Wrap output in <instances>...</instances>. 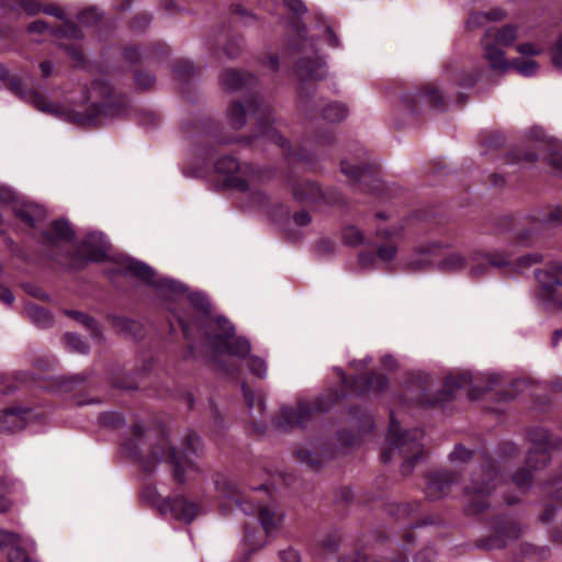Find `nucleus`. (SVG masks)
I'll use <instances>...</instances> for the list:
<instances>
[{
	"label": "nucleus",
	"instance_id": "nucleus-1",
	"mask_svg": "<svg viewBox=\"0 0 562 562\" xmlns=\"http://www.w3.org/2000/svg\"><path fill=\"white\" fill-rule=\"evenodd\" d=\"M31 86L32 78L30 76L13 77L10 81V90L22 100L32 103L44 113L76 125H102L125 113L123 108L109 101L112 90L109 83L102 80L93 81L91 88L82 98V103L75 104L72 108L52 103L44 95L34 91Z\"/></svg>",
	"mask_w": 562,
	"mask_h": 562
},
{
	"label": "nucleus",
	"instance_id": "nucleus-2",
	"mask_svg": "<svg viewBox=\"0 0 562 562\" xmlns=\"http://www.w3.org/2000/svg\"><path fill=\"white\" fill-rule=\"evenodd\" d=\"M189 301L196 315L190 318L177 316L186 338L193 337L195 331L200 333L216 356L229 353L237 358H245L250 352V344L247 339L238 337L232 340L235 328L225 317H211V305L203 294L192 293L189 295Z\"/></svg>",
	"mask_w": 562,
	"mask_h": 562
},
{
	"label": "nucleus",
	"instance_id": "nucleus-3",
	"mask_svg": "<svg viewBox=\"0 0 562 562\" xmlns=\"http://www.w3.org/2000/svg\"><path fill=\"white\" fill-rule=\"evenodd\" d=\"M440 245L431 244L417 250L406 262L411 271H423L436 267L443 272H459L469 269L472 278H480L491 268H502L512 263V254L474 251L468 258L460 252L451 251L445 256L439 255Z\"/></svg>",
	"mask_w": 562,
	"mask_h": 562
},
{
	"label": "nucleus",
	"instance_id": "nucleus-4",
	"mask_svg": "<svg viewBox=\"0 0 562 562\" xmlns=\"http://www.w3.org/2000/svg\"><path fill=\"white\" fill-rule=\"evenodd\" d=\"M291 32L294 41L289 43V48L301 56L295 64V77L299 81V106L302 111L310 110V98L314 89L308 85L322 80L327 75L326 63L316 54L315 42L313 37L306 36V27L300 23L291 24Z\"/></svg>",
	"mask_w": 562,
	"mask_h": 562
},
{
	"label": "nucleus",
	"instance_id": "nucleus-5",
	"mask_svg": "<svg viewBox=\"0 0 562 562\" xmlns=\"http://www.w3.org/2000/svg\"><path fill=\"white\" fill-rule=\"evenodd\" d=\"M199 445V437L194 432L186 435V449L182 454L167 438H162L158 445L154 446L150 456L142 461V468L145 472L150 473L156 465L165 459L173 468L175 479L183 484L198 472V467L189 459L188 453H195Z\"/></svg>",
	"mask_w": 562,
	"mask_h": 562
},
{
	"label": "nucleus",
	"instance_id": "nucleus-6",
	"mask_svg": "<svg viewBox=\"0 0 562 562\" xmlns=\"http://www.w3.org/2000/svg\"><path fill=\"white\" fill-rule=\"evenodd\" d=\"M423 436L424 432L419 429L403 432L400 424L392 418L387 432L390 449L381 456L382 461L386 463L395 453H398L404 459L401 471L404 475H408L412 473L415 462L422 457L423 445L420 440Z\"/></svg>",
	"mask_w": 562,
	"mask_h": 562
},
{
	"label": "nucleus",
	"instance_id": "nucleus-7",
	"mask_svg": "<svg viewBox=\"0 0 562 562\" xmlns=\"http://www.w3.org/2000/svg\"><path fill=\"white\" fill-rule=\"evenodd\" d=\"M518 26L506 24L502 27H488L482 37L484 58L493 70L507 71L510 67L505 57L504 47L512 46L517 38Z\"/></svg>",
	"mask_w": 562,
	"mask_h": 562
},
{
	"label": "nucleus",
	"instance_id": "nucleus-8",
	"mask_svg": "<svg viewBox=\"0 0 562 562\" xmlns=\"http://www.w3.org/2000/svg\"><path fill=\"white\" fill-rule=\"evenodd\" d=\"M215 487L222 496L233 499L237 507H240L246 515H252L258 512L260 525L267 535H270L279 527L282 520V515L278 514L270 506L254 504L243 505L240 499L237 497L240 493L239 487L232 479L218 475L215 480Z\"/></svg>",
	"mask_w": 562,
	"mask_h": 562
},
{
	"label": "nucleus",
	"instance_id": "nucleus-9",
	"mask_svg": "<svg viewBox=\"0 0 562 562\" xmlns=\"http://www.w3.org/2000/svg\"><path fill=\"white\" fill-rule=\"evenodd\" d=\"M498 473L494 464L487 462L472 473L471 485L465 487V494L469 497L465 506L468 514L474 515L483 512L488 506L487 496L496 487Z\"/></svg>",
	"mask_w": 562,
	"mask_h": 562
},
{
	"label": "nucleus",
	"instance_id": "nucleus-10",
	"mask_svg": "<svg viewBox=\"0 0 562 562\" xmlns=\"http://www.w3.org/2000/svg\"><path fill=\"white\" fill-rule=\"evenodd\" d=\"M120 271L125 274L135 276L146 284L155 288L161 293L182 294L187 286L173 279L156 278V273L147 263L130 257L120 259Z\"/></svg>",
	"mask_w": 562,
	"mask_h": 562
},
{
	"label": "nucleus",
	"instance_id": "nucleus-11",
	"mask_svg": "<svg viewBox=\"0 0 562 562\" xmlns=\"http://www.w3.org/2000/svg\"><path fill=\"white\" fill-rule=\"evenodd\" d=\"M472 382V375L470 373H461L457 375H448L445 381V390L437 395L431 394V383L426 382V386H416V390H412L411 400L415 401L424 407L432 406L438 403L448 401L452 397L453 393L458 389L467 387Z\"/></svg>",
	"mask_w": 562,
	"mask_h": 562
},
{
	"label": "nucleus",
	"instance_id": "nucleus-12",
	"mask_svg": "<svg viewBox=\"0 0 562 562\" xmlns=\"http://www.w3.org/2000/svg\"><path fill=\"white\" fill-rule=\"evenodd\" d=\"M333 402V400L328 402L324 398H318L314 404L299 402L296 408L282 407L276 420V427L280 430H288L294 426L303 427L314 413H325L329 411Z\"/></svg>",
	"mask_w": 562,
	"mask_h": 562
},
{
	"label": "nucleus",
	"instance_id": "nucleus-13",
	"mask_svg": "<svg viewBox=\"0 0 562 562\" xmlns=\"http://www.w3.org/2000/svg\"><path fill=\"white\" fill-rule=\"evenodd\" d=\"M215 170L217 173L223 175L228 187L239 191H248L256 178V172L250 166H240L231 156L220 158L215 162Z\"/></svg>",
	"mask_w": 562,
	"mask_h": 562
},
{
	"label": "nucleus",
	"instance_id": "nucleus-14",
	"mask_svg": "<svg viewBox=\"0 0 562 562\" xmlns=\"http://www.w3.org/2000/svg\"><path fill=\"white\" fill-rule=\"evenodd\" d=\"M247 108L252 112L257 121L258 132L254 135L255 138H266L284 149L288 153V143L273 127L274 122L270 105L266 104L261 98L254 97L247 102Z\"/></svg>",
	"mask_w": 562,
	"mask_h": 562
},
{
	"label": "nucleus",
	"instance_id": "nucleus-15",
	"mask_svg": "<svg viewBox=\"0 0 562 562\" xmlns=\"http://www.w3.org/2000/svg\"><path fill=\"white\" fill-rule=\"evenodd\" d=\"M0 203L9 205L15 216L30 227H35L46 216V212L41 205L24 201L9 187H0Z\"/></svg>",
	"mask_w": 562,
	"mask_h": 562
},
{
	"label": "nucleus",
	"instance_id": "nucleus-16",
	"mask_svg": "<svg viewBox=\"0 0 562 562\" xmlns=\"http://www.w3.org/2000/svg\"><path fill=\"white\" fill-rule=\"evenodd\" d=\"M528 438L531 448L527 454V464L529 468L540 469L550 460V451L560 446L559 440H552L548 431L540 427L531 428L528 431Z\"/></svg>",
	"mask_w": 562,
	"mask_h": 562
},
{
	"label": "nucleus",
	"instance_id": "nucleus-17",
	"mask_svg": "<svg viewBox=\"0 0 562 562\" xmlns=\"http://www.w3.org/2000/svg\"><path fill=\"white\" fill-rule=\"evenodd\" d=\"M536 278L540 285L537 299L543 304L562 307V266H557L549 271L538 270Z\"/></svg>",
	"mask_w": 562,
	"mask_h": 562
},
{
	"label": "nucleus",
	"instance_id": "nucleus-18",
	"mask_svg": "<svg viewBox=\"0 0 562 562\" xmlns=\"http://www.w3.org/2000/svg\"><path fill=\"white\" fill-rule=\"evenodd\" d=\"M7 548L11 549L8 554L9 562H33L30 558V553L35 548L34 541L1 529L0 550Z\"/></svg>",
	"mask_w": 562,
	"mask_h": 562
},
{
	"label": "nucleus",
	"instance_id": "nucleus-19",
	"mask_svg": "<svg viewBox=\"0 0 562 562\" xmlns=\"http://www.w3.org/2000/svg\"><path fill=\"white\" fill-rule=\"evenodd\" d=\"M293 196L302 203L313 205L335 204L339 201L338 195L334 191H323L317 183L312 181H303L293 186Z\"/></svg>",
	"mask_w": 562,
	"mask_h": 562
},
{
	"label": "nucleus",
	"instance_id": "nucleus-20",
	"mask_svg": "<svg viewBox=\"0 0 562 562\" xmlns=\"http://www.w3.org/2000/svg\"><path fill=\"white\" fill-rule=\"evenodd\" d=\"M157 506L162 515L170 514L172 518L187 524L191 522L198 513V506L182 496L165 499Z\"/></svg>",
	"mask_w": 562,
	"mask_h": 562
},
{
	"label": "nucleus",
	"instance_id": "nucleus-21",
	"mask_svg": "<svg viewBox=\"0 0 562 562\" xmlns=\"http://www.w3.org/2000/svg\"><path fill=\"white\" fill-rule=\"evenodd\" d=\"M457 483V477L446 471L430 473L426 477V495L430 499H439L447 496L452 486Z\"/></svg>",
	"mask_w": 562,
	"mask_h": 562
},
{
	"label": "nucleus",
	"instance_id": "nucleus-22",
	"mask_svg": "<svg viewBox=\"0 0 562 562\" xmlns=\"http://www.w3.org/2000/svg\"><path fill=\"white\" fill-rule=\"evenodd\" d=\"M109 243L102 233L93 232L86 236L80 254L87 261H103L108 258Z\"/></svg>",
	"mask_w": 562,
	"mask_h": 562
},
{
	"label": "nucleus",
	"instance_id": "nucleus-23",
	"mask_svg": "<svg viewBox=\"0 0 562 562\" xmlns=\"http://www.w3.org/2000/svg\"><path fill=\"white\" fill-rule=\"evenodd\" d=\"M402 102L408 112L415 113L418 110L417 104L420 102L427 103L436 109L440 108L442 105V98L436 89L427 86L422 90H416L414 92L407 91L403 93Z\"/></svg>",
	"mask_w": 562,
	"mask_h": 562
},
{
	"label": "nucleus",
	"instance_id": "nucleus-24",
	"mask_svg": "<svg viewBox=\"0 0 562 562\" xmlns=\"http://www.w3.org/2000/svg\"><path fill=\"white\" fill-rule=\"evenodd\" d=\"M32 412L29 409L10 408L0 413V434H11L23 429Z\"/></svg>",
	"mask_w": 562,
	"mask_h": 562
},
{
	"label": "nucleus",
	"instance_id": "nucleus-25",
	"mask_svg": "<svg viewBox=\"0 0 562 562\" xmlns=\"http://www.w3.org/2000/svg\"><path fill=\"white\" fill-rule=\"evenodd\" d=\"M386 379L376 373L369 376H362L360 373L352 378L350 390L356 394H364L369 392H381L386 386Z\"/></svg>",
	"mask_w": 562,
	"mask_h": 562
},
{
	"label": "nucleus",
	"instance_id": "nucleus-26",
	"mask_svg": "<svg viewBox=\"0 0 562 562\" xmlns=\"http://www.w3.org/2000/svg\"><path fill=\"white\" fill-rule=\"evenodd\" d=\"M366 157L367 151L361 147L358 148L357 162H351L348 159L341 160L340 167L342 173L358 181H367L369 179H372L370 171L367 169L364 165Z\"/></svg>",
	"mask_w": 562,
	"mask_h": 562
},
{
	"label": "nucleus",
	"instance_id": "nucleus-27",
	"mask_svg": "<svg viewBox=\"0 0 562 562\" xmlns=\"http://www.w3.org/2000/svg\"><path fill=\"white\" fill-rule=\"evenodd\" d=\"M74 231L67 221H54L50 229L45 232L44 237L49 245H58L60 243L69 241L74 237Z\"/></svg>",
	"mask_w": 562,
	"mask_h": 562
},
{
	"label": "nucleus",
	"instance_id": "nucleus-28",
	"mask_svg": "<svg viewBox=\"0 0 562 562\" xmlns=\"http://www.w3.org/2000/svg\"><path fill=\"white\" fill-rule=\"evenodd\" d=\"M255 80L249 74H244L235 69H226L221 75V82L228 91H237L247 87Z\"/></svg>",
	"mask_w": 562,
	"mask_h": 562
},
{
	"label": "nucleus",
	"instance_id": "nucleus-29",
	"mask_svg": "<svg viewBox=\"0 0 562 562\" xmlns=\"http://www.w3.org/2000/svg\"><path fill=\"white\" fill-rule=\"evenodd\" d=\"M348 108L340 102H330L322 111V117L328 123H339L348 116Z\"/></svg>",
	"mask_w": 562,
	"mask_h": 562
},
{
	"label": "nucleus",
	"instance_id": "nucleus-30",
	"mask_svg": "<svg viewBox=\"0 0 562 562\" xmlns=\"http://www.w3.org/2000/svg\"><path fill=\"white\" fill-rule=\"evenodd\" d=\"M25 313L27 317L38 327H47L52 324V315L43 307L33 303L25 304Z\"/></svg>",
	"mask_w": 562,
	"mask_h": 562
},
{
	"label": "nucleus",
	"instance_id": "nucleus-31",
	"mask_svg": "<svg viewBox=\"0 0 562 562\" xmlns=\"http://www.w3.org/2000/svg\"><path fill=\"white\" fill-rule=\"evenodd\" d=\"M65 314L86 327L90 331L92 338L101 340L102 336L94 318L78 311L67 310L65 311Z\"/></svg>",
	"mask_w": 562,
	"mask_h": 562
},
{
	"label": "nucleus",
	"instance_id": "nucleus-32",
	"mask_svg": "<svg viewBox=\"0 0 562 562\" xmlns=\"http://www.w3.org/2000/svg\"><path fill=\"white\" fill-rule=\"evenodd\" d=\"M229 123L233 128L239 130L246 124V109L240 102H233L228 111Z\"/></svg>",
	"mask_w": 562,
	"mask_h": 562
},
{
	"label": "nucleus",
	"instance_id": "nucleus-33",
	"mask_svg": "<svg viewBox=\"0 0 562 562\" xmlns=\"http://www.w3.org/2000/svg\"><path fill=\"white\" fill-rule=\"evenodd\" d=\"M420 509V503L415 502L413 504L405 503L398 504L395 506V509L392 510V514L396 516L398 520H408L413 519L417 516Z\"/></svg>",
	"mask_w": 562,
	"mask_h": 562
},
{
	"label": "nucleus",
	"instance_id": "nucleus-34",
	"mask_svg": "<svg viewBox=\"0 0 562 562\" xmlns=\"http://www.w3.org/2000/svg\"><path fill=\"white\" fill-rule=\"evenodd\" d=\"M22 7L26 11L27 14H36L40 11H43L44 13H46L48 15H54V16L60 19V20H65L64 12L58 7L53 5V4L44 7V8H41L35 2L24 1L22 3Z\"/></svg>",
	"mask_w": 562,
	"mask_h": 562
},
{
	"label": "nucleus",
	"instance_id": "nucleus-35",
	"mask_svg": "<svg viewBox=\"0 0 562 562\" xmlns=\"http://www.w3.org/2000/svg\"><path fill=\"white\" fill-rule=\"evenodd\" d=\"M510 68H514L518 74L525 77H531L533 76L538 70V64L532 59L527 60H520V59H514L513 61H509Z\"/></svg>",
	"mask_w": 562,
	"mask_h": 562
},
{
	"label": "nucleus",
	"instance_id": "nucleus-36",
	"mask_svg": "<svg viewBox=\"0 0 562 562\" xmlns=\"http://www.w3.org/2000/svg\"><path fill=\"white\" fill-rule=\"evenodd\" d=\"M64 339L67 348L72 352L85 355L89 351L88 345L76 334L66 333Z\"/></svg>",
	"mask_w": 562,
	"mask_h": 562
},
{
	"label": "nucleus",
	"instance_id": "nucleus-37",
	"mask_svg": "<svg viewBox=\"0 0 562 562\" xmlns=\"http://www.w3.org/2000/svg\"><path fill=\"white\" fill-rule=\"evenodd\" d=\"M341 236H342L344 243L346 245H349V246H352V247L359 246L363 241V235L360 232V229L357 228L356 226H347V227H345L342 229Z\"/></svg>",
	"mask_w": 562,
	"mask_h": 562
},
{
	"label": "nucleus",
	"instance_id": "nucleus-38",
	"mask_svg": "<svg viewBox=\"0 0 562 562\" xmlns=\"http://www.w3.org/2000/svg\"><path fill=\"white\" fill-rule=\"evenodd\" d=\"M55 35L64 38L78 40L81 38L82 33L72 22L66 21L61 27L55 31Z\"/></svg>",
	"mask_w": 562,
	"mask_h": 562
},
{
	"label": "nucleus",
	"instance_id": "nucleus-39",
	"mask_svg": "<svg viewBox=\"0 0 562 562\" xmlns=\"http://www.w3.org/2000/svg\"><path fill=\"white\" fill-rule=\"evenodd\" d=\"M512 482L521 492L526 491L531 485V474L529 470H521L512 476Z\"/></svg>",
	"mask_w": 562,
	"mask_h": 562
},
{
	"label": "nucleus",
	"instance_id": "nucleus-40",
	"mask_svg": "<svg viewBox=\"0 0 562 562\" xmlns=\"http://www.w3.org/2000/svg\"><path fill=\"white\" fill-rule=\"evenodd\" d=\"M248 368L252 374L257 375L260 379H263L267 375L266 361L259 357H250L248 360Z\"/></svg>",
	"mask_w": 562,
	"mask_h": 562
},
{
	"label": "nucleus",
	"instance_id": "nucleus-41",
	"mask_svg": "<svg viewBox=\"0 0 562 562\" xmlns=\"http://www.w3.org/2000/svg\"><path fill=\"white\" fill-rule=\"evenodd\" d=\"M296 456L302 463H305L307 467L313 469H318L322 465V459L311 451L299 450Z\"/></svg>",
	"mask_w": 562,
	"mask_h": 562
},
{
	"label": "nucleus",
	"instance_id": "nucleus-42",
	"mask_svg": "<svg viewBox=\"0 0 562 562\" xmlns=\"http://www.w3.org/2000/svg\"><path fill=\"white\" fill-rule=\"evenodd\" d=\"M488 16L490 15L486 14L485 12L471 13L467 21V27L469 30H476L483 27L488 23Z\"/></svg>",
	"mask_w": 562,
	"mask_h": 562
},
{
	"label": "nucleus",
	"instance_id": "nucleus-43",
	"mask_svg": "<svg viewBox=\"0 0 562 562\" xmlns=\"http://www.w3.org/2000/svg\"><path fill=\"white\" fill-rule=\"evenodd\" d=\"M319 20L322 22V25L317 27V35H324L331 47H339L340 42L337 34L333 31V29L329 25L323 22L322 18H319Z\"/></svg>",
	"mask_w": 562,
	"mask_h": 562
},
{
	"label": "nucleus",
	"instance_id": "nucleus-44",
	"mask_svg": "<svg viewBox=\"0 0 562 562\" xmlns=\"http://www.w3.org/2000/svg\"><path fill=\"white\" fill-rule=\"evenodd\" d=\"M397 254V248L394 245H382L378 248L376 257L383 262L392 261Z\"/></svg>",
	"mask_w": 562,
	"mask_h": 562
},
{
	"label": "nucleus",
	"instance_id": "nucleus-45",
	"mask_svg": "<svg viewBox=\"0 0 562 562\" xmlns=\"http://www.w3.org/2000/svg\"><path fill=\"white\" fill-rule=\"evenodd\" d=\"M471 457L472 452L462 445H457L453 451L449 454V458L452 462H464L470 460Z\"/></svg>",
	"mask_w": 562,
	"mask_h": 562
},
{
	"label": "nucleus",
	"instance_id": "nucleus-46",
	"mask_svg": "<svg viewBox=\"0 0 562 562\" xmlns=\"http://www.w3.org/2000/svg\"><path fill=\"white\" fill-rule=\"evenodd\" d=\"M551 60L555 68L562 69V34L558 37L552 48Z\"/></svg>",
	"mask_w": 562,
	"mask_h": 562
},
{
	"label": "nucleus",
	"instance_id": "nucleus-47",
	"mask_svg": "<svg viewBox=\"0 0 562 562\" xmlns=\"http://www.w3.org/2000/svg\"><path fill=\"white\" fill-rule=\"evenodd\" d=\"M284 4L296 18L306 12V7L302 0H284Z\"/></svg>",
	"mask_w": 562,
	"mask_h": 562
},
{
	"label": "nucleus",
	"instance_id": "nucleus-48",
	"mask_svg": "<svg viewBox=\"0 0 562 562\" xmlns=\"http://www.w3.org/2000/svg\"><path fill=\"white\" fill-rule=\"evenodd\" d=\"M136 83L144 89L151 87L155 82V77L148 72L139 71L135 76Z\"/></svg>",
	"mask_w": 562,
	"mask_h": 562
},
{
	"label": "nucleus",
	"instance_id": "nucleus-49",
	"mask_svg": "<svg viewBox=\"0 0 562 562\" xmlns=\"http://www.w3.org/2000/svg\"><path fill=\"white\" fill-rule=\"evenodd\" d=\"M83 380L85 379L81 375L63 378L60 381L59 389L65 392L71 391L74 389L75 384L82 383Z\"/></svg>",
	"mask_w": 562,
	"mask_h": 562
},
{
	"label": "nucleus",
	"instance_id": "nucleus-50",
	"mask_svg": "<svg viewBox=\"0 0 562 562\" xmlns=\"http://www.w3.org/2000/svg\"><path fill=\"white\" fill-rule=\"evenodd\" d=\"M99 19V14L95 9H88L80 13L79 21L85 24H92L97 22Z\"/></svg>",
	"mask_w": 562,
	"mask_h": 562
},
{
	"label": "nucleus",
	"instance_id": "nucleus-51",
	"mask_svg": "<svg viewBox=\"0 0 562 562\" xmlns=\"http://www.w3.org/2000/svg\"><path fill=\"white\" fill-rule=\"evenodd\" d=\"M376 235L381 238H393L400 237L402 235L401 227H390V228H376Z\"/></svg>",
	"mask_w": 562,
	"mask_h": 562
},
{
	"label": "nucleus",
	"instance_id": "nucleus-52",
	"mask_svg": "<svg viewBox=\"0 0 562 562\" xmlns=\"http://www.w3.org/2000/svg\"><path fill=\"white\" fill-rule=\"evenodd\" d=\"M283 562H300V555L294 549H286L280 552Z\"/></svg>",
	"mask_w": 562,
	"mask_h": 562
},
{
	"label": "nucleus",
	"instance_id": "nucleus-53",
	"mask_svg": "<svg viewBox=\"0 0 562 562\" xmlns=\"http://www.w3.org/2000/svg\"><path fill=\"white\" fill-rule=\"evenodd\" d=\"M539 260L540 256L538 255L521 256L519 259H517V266L519 268L529 267L533 263H537Z\"/></svg>",
	"mask_w": 562,
	"mask_h": 562
},
{
	"label": "nucleus",
	"instance_id": "nucleus-54",
	"mask_svg": "<svg viewBox=\"0 0 562 562\" xmlns=\"http://www.w3.org/2000/svg\"><path fill=\"white\" fill-rule=\"evenodd\" d=\"M517 50L521 55L530 56V55H538L540 54V49L536 48L533 44L525 43L517 46Z\"/></svg>",
	"mask_w": 562,
	"mask_h": 562
},
{
	"label": "nucleus",
	"instance_id": "nucleus-55",
	"mask_svg": "<svg viewBox=\"0 0 562 562\" xmlns=\"http://www.w3.org/2000/svg\"><path fill=\"white\" fill-rule=\"evenodd\" d=\"M241 390H243L244 398H245V402H246L248 408L250 411L254 409L255 408V394H254V392L250 389H248L246 383H243Z\"/></svg>",
	"mask_w": 562,
	"mask_h": 562
},
{
	"label": "nucleus",
	"instance_id": "nucleus-56",
	"mask_svg": "<svg viewBox=\"0 0 562 562\" xmlns=\"http://www.w3.org/2000/svg\"><path fill=\"white\" fill-rule=\"evenodd\" d=\"M543 221L547 224H554V223L562 221V209L557 207V209L550 211Z\"/></svg>",
	"mask_w": 562,
	"mask_h": 562
},
{
	"label": "nucleus",
	"instance_id": "nucleus-57",
	"mask_svg": "<svg viewBox=\"0 0 562 562\" xmlns=\"http://www.w3.org/2000/svg\"><path fill=\"white\" fill-rule=\"evenodd\" d=\"M293 222L297 226H305L311 222V216L307 212L301 211L293 215Z\"/></svg>",
	"mask_w": 562,
	"mask_h": 562
},
{
	"label": "nucleus",
	"instance_id": "nucleus-58",
	"mask_svg": "<svg viewBox=\"0 0 562 562\" xmlns=\"http://www.w3.org/2000/svg\"><path fill=\"white\" fill-rule=\"evenodd\" d=\"M13 301L14 295L12 294V292L8 288L0 284V302H3L7 305H11Z\"/></svg>",
	"mask_w": 562,
	"mask_h": 562
},
{
	"label": "nucleus",
	"instance_id": "nucleus-59",
	"mask_svg": "<svg viewBox=\"0 0 562 562\" xmlns=\"http://www.w3.org/2000/svg\"><path fill=\"white\" fill-rule=\"evenodd\" d=\"M48 30V25L46 22L38 20L34 21L29 25V32L31 33H44Z\"/></svg>",
	"mask_w": 562,
	"mask_h": 562
},
{
	"label": "nucleus",
	"instance_id": "nucleus-60",
	"mask_svg": "<svg viewBox=\"0 0 562 562\" xmlns=\"http://www.w3.org/2000/svg\"><path fill=\"white\" fill-rule=\"evenodd\" d=\"M122 450L124 453L136 457L138 453V447L137 443L134 440L124 442L122 445Z\"/></svg>",
	"mask_w": 562,
	"mask_h": 562
},
{
	"label": "nucleus",
	"instance_id": "nucleus-61",
	"mask_svg": "<svg viewBox=\"0 0 562 562\" xmlns=\"http://www.w3.org/2000/svg\"><path fill=\"white\" fill-rule=\"evenodd\" d=\"M143 498H145L147 502L157 504L158 495L154 487H146L143 490Z\"/></svg>",
	"mask_w": 562,
	"mask_h": 562
},
{
	"label": "nucleus",
	"instance_id": "nucleus-62",
	"mask_svg": "<svg viewBox=\"0 0 562 562\" xmlns=\"http://www.w3.org/2000/svg\"><path fill=\"white\" fill-rule=\"evenodd\" d=\"M60 47L65 48L68 52V54L72 57L74 60H76V61L82 60V53H81L80 48H78L76 46H66L65 44H60Z\"/></svg>",
	"mask_w": 562,
	"mask_h": 562
},
{
	"label": "nucleus",
	"instance_id": "nucleus-63",
	"mask_svg": "<svg viewBox=\"0 0 562 562\" xmlns=\"http://www.w3.org/2000/svg\"><path fill=\"white\" fill-rule=\"evenodd\" d=\"M375 259L371 254H361L359 256V263L363 268H370L375 262Z\"/></svg>",
	"mask_w": 562,
	"mask_h": 562
},
{
	"label": "nucleus",
	"instance_id": "nucleus-64",
	"mask_svg": "<svg viewBox=\"0 0 562 562\" xmlns=\"http://www.w3.org/2000/svg\"><path fill=\"white\" fill-rule=\"evenodd\" d=\"M124 58L131 63H135L139 59V52L135 47H128L124 50Z\"/></svg>",
	"mask_w": 562,
	"mask_h": 562
}]
</instances>
